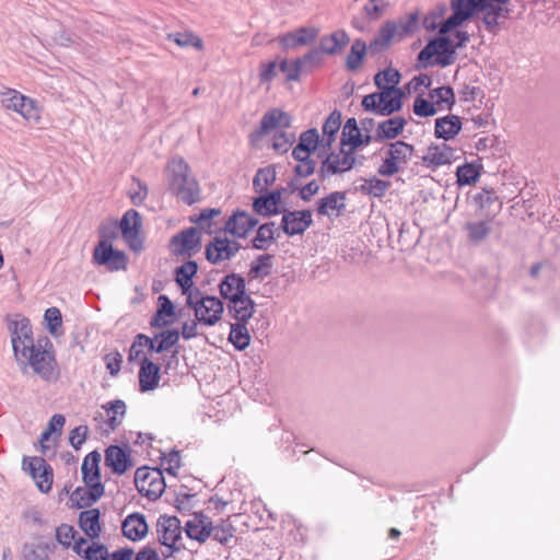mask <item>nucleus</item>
I'll list each match as a JSON object with an SVG mask.
<instances>
[{
  "label": "nucleus",
  "instance_id": "nucleus-32",
  "mask_svg": "<svg viewBox=\"0 0 560 560\" xmlns=\"http://www.w3.org/2000/svg\"><path fill=\"white\" fill-rule=\"evenodd\" d=\"M175 516L161 515L156 522L159 541L170 548L171 553L175 552Z\"/></svg>",
  "mask_w": 560,
  "mask_h": 560
},
{
  "label": "nucleus",
  "instance_id": "nucleus-59",
  "mask_svg": "<svg viewBox=\"0 0 560 560\" xmlns=\"http://www.w3.org/2000/svg\"><path fill=\"white\" fill-rule=\"evenodd\" d=\"M44 319L47 324L48 331L56 336L59 335V329L62 325V315L59 308L57 307H49L46 310Z\"/></svg>",
  "mask_w": 560,
  "mask_h": 560
},
{
  "label": "nucleus",
  "instance_id": "nucleus-26",
  "mask_svg": "<svg viewBox=\"0 0 560 560\" xmlns=\"http://www.w3.org/2000/svg\"><path fill=\"white\" fill-rule=\"evenodd\" d=\"M140 339L147 343L150 352L161 353L175 345V329H164L153 337L140 334Z\"/></svg>",
  "mask_w": 560,
  "mask_h": 560
},
{
  "label": "nucleus",
  "instance_id": "nucleus-14",
  "mask_svg": "<svg viewBox=\"0 0 560 560\" xmlns=\"http://www.w3.org/2000/svg\"><path fill=\"white\" fill-rule=\"evenodd\" d=\"M120 231L124 240L131 250L140 252L142 249V240L139 236L141 228V217L135 209H129L122 215L120 223Z\"/></svg>",
  "mask_w": 560,
  "mask_h": 560
},
{
  "label": "nucleus",
  "instance_id": "nucleus-6",
  "mask_svg": "<svg viewBox=\"0 0 560 560\" xmlns=\"http://www.w3.org/2000/svg\"><path fill=\"white\" fill-rule=\"evenodd\" d=\"M413 153V145L405 141L397 140L390 142L385 151L386 156L377 168L378 175L385 177L395 175L400 171L402 164H407L410 161Z\"/></svg>",
  "mask_w": 560,
  "mask_h": 560
},
{
  "label": "nucleus",
  "instance_id": "nucleus-11",
  "mask_svg": "<svg viewBox=\"0 0 560 560\" xmlns=\"http://www.w3.org/2000/svg\"><path fill=\"white\" fill-rule=\"evenodd\" d=\"M242 248L237 241L225 236H214L205 248L207 260L212 265H219L231 260Z\"/></svg>",
  "mask_w": 560,
  "mask_h": 560
},
{
  "label": "nucleus",
  "instance_id": "nucleus-37",
  "mask_svg": "<svg viewBox=\"0 0 560 560\" xmlns=\"http://www.w3.org/2000/svg\"><path fill=\"white\" fill-rule=\"evenodd\" d=\"M107 419L106 425L110 431H115L122 422L126 416V404L121 399H115L103 405Z\"/></svg>",
  "mask_w": 560,
  "mask_h": 560
},
{
  "label": "nucleus",
  "instance_id": "nucleus-47",
  "mask_svg": "<svg viewBox=\"0 0 560 560\" xmlns=\"http://www.w3.org/2000/svg\"><path fill=\"white\" fill-rule=\"evenodd\" d=\"M389 187V182L380 179L377 177H372L364 180V183L360 186V191L375 198H381L386 194Z\"/></svg>",
  "mask_w": 560,
  "mask_h": 560
},
{
  "label": "nucleus",
  "instance_id": "nucleus-29",
  "mask_svg": "<svg viewBox=\"0 0 560 560\" xmlns=\"http://www.w3.org/2000/svg\"><path fill=\"white\" fill-rule=\"evenodd\" d=\"M279 236V229L276 228L275 222L264 223L257 229L256 235L252 240V246L258 250H266Z\"/></svg>",
  "mask_w": 560,
  "mask_h": 560
},
{
  "label": "nucleus",
  "instance_id": "nucleus-49",
  "mask_svg": "<svg viewBox=\"0 0 560 560\" xmlns=\"http://www.w3.org/2000/svg\"><path fill=\"white\" fill-rule=\"evenodd\" d=\"M221 213L220 209L217 208H206L201 210L198 214L189 215V222L197 224L199 230H206L207 233H211L212 222L211 220L214 217H218Z\"/></svg>",
  "mask_w": 560,
  "mask_h": 560
},
{
  "label": "nucleus",
  "instance_id": "nucleus-50",
  "mask_svg": "<svg viewBox=\"0 0 560 560\" xmlns=\"http://www.w3.org/2000/svg\"><path fill=\"white\" fill-rule=\"evenodd\" d=\"M399 80L400 73L393 68H387L383 71H380L374 77V83L381 91L396 88V85L399 83Z\"/></svg>",
  "mask_w": 560,
  "mask_h": 560
},
{
  "label": "nucleus",
  "instance_id": "nucleus-27",
  "mask_svg": "<svg viewBox=\"0 0 560 560\" xmlns=\"http://www.w3.org/2000/svg\"><path fill=\"white\" fill-rule=\"evenodd\" d=\"M281 202V191L273 190L254 199L253 209L256 213L270 217L279 213V205Z\"/></svg>",
  "mask_w": 560,
  "mask_h": 560
},
{
  "label": "nucleus",
  "instance_id": "nucleus-2",
  "mask_svg": "<svg viewBox=\"0 0 560 560\" xmlns=\"http://www.w3.org/2000/svg\"><path fill=\"white\" fill-rule=\"evenodd\" d=\"M24 358L33 371L44 381L56 382L59 378L60 373L52 343L47 337L38 339Z\"/></svg>",
  "mask_w": 560,
  "mask_h": 560
},
{
  "label": "nucleus",
  "instance_id": "nucleus-7",
  "mask_svg": "<svg viewBox=\"0 0 560 560\" xmlns=\"http://www.w3.org/2000/svg\"><path fill=\"white\" fill-rule=\"evenodd\" d=\"M357 162L355 151L340 145L338 152H330L322 161L318 176L322 179L351 171Z\"/></svg>",
  "mask_w": 560,
  "mask_h": 560
},
{
  "label": "nucleus",
  "instance_id": "nucleus-31",
  "mask_svg": "<svg viewBox=\"0 0 560 560\" xmlns=\"http://www.w3.org/2000/svg\"><path fill=\"white\" fill-rule=\"evenodd\" d=\"M235 323L230 324L229 340L237 350L246 349L250 343V335L247 329V323L250 318H233Z\"/></svg>",
  "mask_w": 560,
  "mask_h": 560
},
{
  "label": "nucleus",
  "instance_id": "nucleus-55",
  "mask_svg": "<svg viewBox=\"0 0 560 560\" xmlns=\"http://www.w3.org/2000/svg\"><path fill=\"white\" fill-rule=\"evenodd\" d=\"M149 194L148 186L137 177H132V184L128 189V196L133 206H142Z\"/></svg>",
  "mask_w": 560,
  "mask_h": 560
},
{
  "label": "nucleus",
  "instance_id": "nucleus-30",
  "mask_svg": "<svg viewBox=\"0 0 560 560\" xmlns=\"http://www.w3.org/2000/svg\"><path fill=\"white\" fill-rule=\"evenodd\" d=\"M345 201V192L334 191L318 201L317 212L320 215L330 217L335 214L337 217L346 208Z\"/></svg>",
  "mask_w": 560,
  "mask_h": 560
},
{
  "label": "nucleus",
  "instance_id": "nucleus-33",
  "mask_svg": "<svg viewBox=\"0 0 560 560\" xmlns=\"http://www.w3.org/2000/svg\"><path fill=\"white\" fill-rule=\"evenodd\" d=\"M100 462L101 454L97 451H92L84 457L81 474L85 485L101 482Z\"/></svg>",
  "mask_w": 560,
  "mask_h": 560
},
{
  "label": "nucleus",
  "instance_id": "nucleus-16",
  "mask_svg": "<svg viewBox=\"0 0 560 560\" xmlns=\"http://www.w3.org/2000/svg\"><path fill=\"white\" fill-rule=\"evenodd\" d=\"M257 224V218L246 211L237 210L226 220L224 231L234 237L245 238Z\"/></svg>",
  "mask_w": 560,
  "mask_h": 560
},
{
  "label": "nucleus",
  "instance_id": "nucleus-51",
  "mask_svg": "<svg viewBox=\"0 0 560 560\" xmlns=\"http://www.w3.org/2000/svg\"><path fill=\"white\" fill-rule=\"evenodd\" d=\"M292 158L298 162L294 167V174L299 177H308L314 174L316 170V162L311 158L310 153L296 155L295 152H292Z\"/></svg>",
  "mask_w": 560,
  "mask_h": 560
},
{
  "label": "nucleus",
  "instance_id": "nucleus-36",
  "mask_svg": "<svg viewBox=\"0 0 560 560\" xmlns=\"http://www.w3.org/2000/svg\"><path fill=\"white\" fill-rule=\"evenodd\" d=\"M451 9L455 14L458 12L459 16H466V20L476 12H481L483 18L488 11L483 0H451Z\"/></svg>",
  "mask_w": 560,
  "mask_h": 560
},
{
  "label": "nucleus",
  "instance_id": "nucleus-46",
  "mask_svg": "<svg viewBox=\"0 0 560 560\" xmlns=\"http://www.w3.org/2000/svg\"><path fill=\"white\" fill-rule=\"evenodd\" d=\"M234 526L229 522L221 520L218 524H213L210 520L209 525V537H212L215 541L221 545H226L234 535Z\"/></svg>",
  "mask_w": 560,
  "mask_h": 560
},
{
  "label": "nucleus",
  "instance_id": "nucleus-41",
  "mask_svg": "<svg viewBox=\"0 0 560 560\" xmlns=\"http://www.w3.org/2000/svg\"><path fill=\"white\" fill-rule=\"evenodd\" d=\"M349 42V37L345 31H337L329 36H324L319 43L322 52L335 55L339 52Z\"/></svg>",
  "mask_w": 560,
  "mask_h": 560
},
{
  "label": "nucleus",
  "instance_id": "nucleus-9",
  "mask_svg": "<svg viewBox=\"0 0 560 560\" xmlns=\"http://www.w3.org/2000/svg\"><path fill=\"white\" fill-rule=\"evenodd\" d=\"M11 334V342L16 358L26 357L27 351L36 343L33 338V330L30 319L22 317L12 320L8 325Z\"/></svg>",
  "mask_w": 560,
  "mask_h": 560
},
{
  "label": "nucleus",
  "instance_id": "nucleus-34",
  "mask_svg": "<svg viewBox=\"0 0 560 560\" xmlns=\"http://www.w3.org/2000/svg\"><path fill=\"white\" fill-rule=\"evenodd\" d=\"M198 271V264L195 260H187L177 267V285L182 290V294L187 298L194 291L192 278Z\"/></svg>",
  "mask_w": 560,
  "mask_h": 560
},
{
  "label": "nucleus",
  "instance_id": "nucleus-56",
  "mask_svg": "<svg viewBox=\"0 0 560 560\" xmlns=\"http://www.w3.org/2000/svg\"><path fill=\"white\" fill-rule=\"evenodd\" d=\"M177 46L194 48L197 51L203 50V40L200 36L189 30L177 31Z\"/></svg>",
  "mask_w": 560,
  "mask_h": 560
},
{
  "label": "nucleus",
  "instance_id": "nucleus-53",
  "mask_svg": "<svg viewBox=\"0 0 560 560\" xmlns=\"http://www.w3.org/2000/svg\"><path fill=\"white\" fill-rule=\"evenodd\" d=\"M276 180V170L272 166L259 168L253 179L256 191H264Z\"/></svg>",
  "mask_w": 560,
  "mask_h": 560
},
{
  "label": "nucleus",
  "instance_id": "nucleus-21",
  "mask_svg": "<svg viewBox=\"0 0 560 560\" xmlns=\"http://www.w3.org/2000/svg\"><path fill=\"white\" fill-rule=\"evenodd\" d=\"M510 0H487V13L482 18V22L489 32L500 24L501 20H506L511 16L512 9L509 5Z\"/></svg>",
  "mask_w": 560,
  "mask_h": 560
},
{
  "label": "nucleus",
  "instance_id": "nucleus-3",
  "mask_svg": "<svg viewBox=\"0 0 560 560\" xmlns=\"http://www.w3.org/2000/svg\"><path fill=\"white\" fill-rule=\"evenodd\" d=\"M186 304L194 311L196 319L205 326L215 325L224 311L223 302L219 298L205 295L198 288L187 295Z\"/></svg>",
  "mask_w": 560,
  "mask_h": 560
},
{
  "label": "nucleus",
  "instance_id": "nucleus-52",
  "mask_svg": "<svg viewBox=\"0 0 560 560\" xmlns=\"http://www.w3.org/2000/svg\"><path fill=\"white\" fill-rule=\"evenodd\" d=\"M430 98L434 102L433 104L441 107L451 109L455 104V96L451 86H440L431 90Z\"/></svg>",
  "mask_w": 560,
  "mask_h": 560
},
{
  "label": "nucleus",
  "instance_id": "nucleus-12",
  "mask_svg": "<svg viewBox=\"0 0 560 560\" xmlns=\"http://www.w3.org/2000/svg\"><path fill=\"white\" fill-rule=\"evenodd\" d=\"M23 469L30 472L40 492L47 493L50 491L54 474L52 468L44 458L37 456L24 457Z\"/></svg>",
  "mask_w": 560,
  "mask_h": 560
},
{
  "label": "nucleus",
  "instance_id": "nucleus-44",
  "mask_svg": "<svg viewBox=\"0 0 560 560\" xmlns=\"http://www.w3.org/2000/svg\"><path fill=\"white\" fill-rule=\"evenodd\" d=\"M398 33V26L392 21H387L382 25L377 36L370 43L371 50H381L386 48L392 39Z\"/></svg>",
  "mask_w": 560,
  "mask_h": 560
},
{
  "label": "nucleus",
  "instance_id": "nucleus-5",
  "mask_svg": "<svg viewBox=\"0 0 560 560\" xmlns=\"http://www.w3.org/2000/svg\"><path fill=\"white\" fill-rule=\"evenodd\" d=\"M201 200L202 191L199 182L189 165L183 159H177V201L192 206Z\"/></svg>",
  "mask_w": 560,
  "mask_h": 560
},
{
  "label": "nucleus",
  "instance_id": "nucleus-1",
  "mask_svg": "<svg viewBox=\"0 0 560 560\" xmlns=\"http://www.w3.org/2000/svg\"><path fill=\"white\" fill-rule=\"evenodd\" d=\"M219 292L221 298L228 301V314L232 318H252L255 302L246 294L245 279L241 275H226L219 283Z\"/></svg>",
  "mask_w": 560,
  "mask_h": 560
},
{
  "label": "nucleus",
  "instance_id": "nucleus-24",
  "mask_svg": "<svg viewBox=\"0 0 560 560\" xmlns=\"http://www.w3.org/2000/svg\"><path fill=\"white\" fill-rule=\"evenodd\" d=\"M148 529L145 517L141 513L128 515L121 524L124 536L133 541L142 539L148 534Z\"/></svg>",
  "mask_w": 560,
  "mask_h": 560
},
{
  "label": "nucleus",
  "instance_id": "nucleus-45",
  "mask_svg": "<svg viewBox=\"0 0 560 560\" xmlns=\"http://www.w3.org/2000/svg\"><path fill=\"white\" fill-rule=\"evenodd\" d=\"M272 255H259L252 264L248 271L249 279H264L271 273Z\"/></svg>",
  "mask_w": 560,
  "mask_h": 560
},
{
  "label": "nucleus",
  "instance_id": "nucleus-22",
  "mask_svg": "<svg viewBox=\"0 0 560 560\" xmlns=\"http://www.w3.org/2000/svg\"><path fill=\"white\" fill-rule=\"evenodd\" d=\"M201 249V231L191 226L177 233V256L191 257Z\"/></svg>",
  "mask_w": 560,
  "mask_h": 560
},
{
  "label": "nucleus",
  "instance_id": "nucleus-54",
  "mask_svg": "<svg viewBox=\"0 0 560 560\" xmlns=\"http://www.w3.org/2000/svg\"><path fill=\"white\" fill-rule=\"evenodd\" d=\"M366 52V45L363 40L357 39L351 46L350 52L347 56V67L349 70H357Z\"/></svg>",
  "mask_w": 560,
  "mask_h": 560
},
{
  "label": "nucleus",
  "instance_id": "nucleus-28",
  "mask_svg": "<svg viewBox=\"0 0 560 560\" xmlns=\"http://www.w3.org/2000/svg\"><path fill=\"white\" fill-rule=\"evenodd\" d=\"M160 368L148 358L141 360L139 371V387L141 392H149L156 387L160 380Z\"/></svg>",
  "mask_w": 560,
  "mask_h": 560
},
{
  "label": "nucleus",
  "instance_id": "nucleus-17",
  "mask_svg": "<svg viewBox=\"0 0 560 560\" xmlns=\"http://www.w3.org/2000/svg\"><path fill=\"white\" fill-rule=\"evenodd\" d=\"M104 490L102 482L78 487L70 495L71 505L75 509L90 508L104 494Z\"/></svg>",
  "mask_w": 560,
  "mask_h": 560
},
{
  "label": "nucleus",
  "instance_id": "nucleus-61",
  "mask_svg": "<svg viewBox=\"0 0 560 560\" xmlns=\"http://www.w3.org/2000/svg\"><path fill=\"white\" fill-rule=\"evenodd\" d=\"M295 137L291 132L277 131L272 140V149L278 153L288 152L291 144L294 142Z\"/></svg>",
  "mask_w": 560,
  "mask_h": 560
},
{
  "label": "nucleus",
  "instance_id": "nucleus-19",
  "mask_svg": "<svg viewBox=\"0 0 560 560\" xmlns=\"http://www.w3.org/2000/svg\"><path fill=\"white\" fill-rule=\"evenodd\" d=\"M291 118L288 113L272 108L264 114L259 128L253 133V137L260 138L278 128L290 127Z\"/></svg>",
  "mask_w": 560,
  "mask_h": 560
},
{
  "label": "nucleus",
  "instance_id": "nucleus-18",
  "mask_svg": "<svg viewBox=\"0 0 560 560\" xmlns=\"http://www.w3.org/2000/svg\"><path fill=\"white\" fill-rule=\"evenodd\" d=\"M105 465L115 475L120 476L129 470L133 463L130 453L126 448L119 445H109L105 451Z\"/></svg>",
  "mask_w": 560,
  "mask_h": 560
},
{
  "label": "nucleus",
  "instance_id": "nucleus-25",
  "mask_svg": "<svg viewBox=\"0 0 560 560\" xmlns=\"http://www.w3.org/2000/svg\"><path fill=\"white\" fill-rule=\"evenodd\" d=\"M462 130L460 118L456 115H446L435 119L434 135L445 141L454 139Z\"/></svg>",
  "mask_w": 560,
  "mask_h": 560
},
{
  "label": "nucleus",
  "instance_id": "nucleus-8",
  "mask_svg": "<svg viewBox=\"0 0 560 560\" xmlns=\"http://www.w3.org/2000/svg\"><path fill=\"white\" fill-rule=\"evenodd\" d=\"M456 47L448 37L440 36L430 40L419 52L418 61L424 62L436 56L434 63L440 67H447L454 62Z\"/></svg>",
  "mask_w": 560,
  "mask_h": 560
},
{
  "label": "nucleus",
  "instance_id": "nucleus-58",
  "mask_svg": "<svg viewBox=\"0 0 560 560\" xmlns=\"http://www.w3.org/2000/svg\"><path fill=\"white\" fill-rule=\"evenodd\" d=\"M457 184L459 186L471 185L479 178V172L472 164L458 166L456 170Z\"/></svg>",
  "mask_w": 560,
  "mask_h": 560
},
{
  "label": "nucleus",
  "instance_id": "nucleus-23",
  "mask_svg": "<svg viewBox=\"0 0 560 560\" xmlns=\"http://www.w3.org/2000/svg\"><path fill=\"white\" fill-rule=\"evenodd\" d=\"M210 517L203 513H194L190 518L185 522L184 530L189 539L200 544L209 538Z\"/></svg>",
  "mask_w": 560,
  "mask_h": 560
},
{
  "label": "nucleus",
  "instance_id": "nucleus-13",
  "mask_svg": "<svg viewBox=\"0 0 560 560\" xmlns=\"http://www.w3.org/2000/svg\"><path fill=\"white\" fill-rule=\"evenodd\" d=\"M456 159V150L445 142L431 143L424 150L421 162L423 166L435 171L441 166L452 164Z\"/></svg>",
  "mask_w": 560,
  "mask_h": 560
},
{
  "label": "nucleus",
  "instance_id": "nucleus-62",
  "mask_svg": "<svg viewBox=\"0 0 560 560\" xmlns=\"http://www.w3.org/2000/svg\"><path fill=\"white\" fill-rule=\"evenodd\" d=\"M279 70L285 74L288 81H298L303 68L298 59L291 62L283 59L279 63Z\"/></svg>",
  "mask_w": 560,
  "mask_h": 560
},
{
  "label": "nucleus",
  "instance_id": "nucleus-35",
  "mask_svg": "<svg viewBox=\"0 0 560 560\" xmlns=\"http://www.w3.org/2000/svg\"><path fill=\"white\" fill-rule=\"evenodd\" d=\"M100 516L98 509H90L79 515L80 528L92 539L98 537L101 533Z\"/></svg>",
  "mask_w": 560,
  "mask_h": 560
},
{
  "label": "nucleus",
  "instance_id": "nucleus-63",
  "mask_svg": "<svg viewBox=\"0 0 560 560\" xmlns=\"http://www.w3.org/2000/svg\"><path fill=\"white\" fill-rule=\"evenodd\" d=\"M114 248L107 241H101L94 248L93 258L97 265L103 266L108 262L109 257L114 253Z\"/></svg>",
  "mask_w": 560,
  "mask_h": 560
},
{
  "label": "nucleus",
  "instance_id": "nucleus-39",
  "mask_svg": "<svg viewBox=\"0 0 560 560\" xmlns=\"http://www.w3.org/2000/svg\"><path fill=\"white\" fill-rule=\"evenodd\" d=\"M322 144L318 131L314 128L303 131L300 135L298 144L293 148L292 152H295L299 156L304 153H314L317 148Z\"/></svg>",
  "mask_w": 560,
  "mask_h": 560
},
{
  "label": "nucleus",
  "instance_id": "nucleus-10",
  "mask_svg": "<svg viewBox=\"0 0 560 560\" xmlns=\"http://www.w3.org/2000/svg\"><path fill=\"white\" fill-rule=\"evenodd\" d=\"M0 102L3 107L14 110L28 121L38 120L39 118V112L35 101L24 96L16 90L9 89L4 92H1Z\"/></svg>",
  "mask_w": 560,
  "mask_h": 560
},
{
  "label": "nucleus",
  "instance_id": "nucleus-15",
  "mask_svg": "<svg viewBox=\"0 0 560 560\" xmlns=\"http://www.w3.org/2000/svg\"><path fill=\"white\" fill-rule=\"evenodd\" d=\"M312 223L313 219L310 210L287 211L282 215L281 229L287 235L294 236L303 234Z\"/></svg>",
  "mask_w": 560,
  "mask_h": 560
},
{
  "label": "nucleus",
  "instance_id": "nucleus-42",
  "mask_svg": "<svg viewBox=\"0 0 560 560\" xmlns=\"http://www.w3.org/2000/svg\"><path fill=\"white\" fill-rule=\"evenodd\" d=\"M165 481L160 470H153L147 485H141L140 493L149 500L159 499L165 490Z\"/></svg>",
  "mask_w": 560,
  "mask_h": 560
},
{
  "label": "nucleus",
  "instance_id": "nucleus-57",
  "mask_svg": "<svg viewBox=\"0 0 560 560\" xmlns=\"http://www.w3.org/2000/svg\"><path fill=\"white\" fill-rule=\"evenodd\" d=\"M465 229L468 233V240L474 243L481 242L490 233V228L485 221L468 222Z\"/></svg>",
  "mask_w": 560,
  "mask_h": 560
},
{
  "label": "nucleus",
  "instance_id": "nucleus-64",
  "mask_svg": "<svg viewBox=\"0 0 560 560\" xmlns=\"http://www.w3.org/2000/svg\"><path fill=\"white\" fill-rule=\"evenodd\" d=\"M74 536V528L68 524H61L56 528V540L67 548L71 546Z\"/></svg>",
  "mask_w": 560,
  "mask_h": 560
},
{
  "label": "nucleus",
  "instance_id": "nucleus-60",
  "mask_svg": "<svg viewBox=\"0 0 560 560\" xmlns=\"http://www.w3.org/2000/svg\"><path fill=\"white\" fill-rule=\"evenodd\" d=\"M49 552L50 547L48 544L24 546L25 560H48Z\"/></svg>",
  "mask_w": 560,
  "mask_h": 560
},
{
  "label": "nucleus",
  "instance_id": "nucleus-20",
  "mask_svg": "<svg viewBox=\"0 0 560 560\" xmlns=\"http://www.w3.org/2000/svg\"><path fill=\"white\" fill-rule=\"evenodd\" d=\"M319 34L317 27H300L279 37V45L283 49H293L313 43Z\"/></svg>",
  "mask_w": 560,
  "mask_h": 560
},
{
  "label": "nucleus",
  "instance_id": "nucleus-43",
  "mask_svg": "<svg viewBox=\"0 0 560 560\" xmlns=\"http://www.w3.org/2000/svg\"><path fill=\"white\" fill-rule=\"evenodd\" d=\"M361 135L355 118H349L343 126L340 145H349V149L355 151V149L361 147Z\"/></svg>",
  "mask_w": 560,
  "mask_h": 560
},
{
  "label": "nucleus",
  "instance_id": "nucleus-48",
  "mask_svg": "<svg viewBox=\"0 0 560 560\" xmlns=\"http://www.w3.org/2000/svg\"><path fill=\"white\" fill-rule=\"evenodd\" d=\"M195 487H188L187 485H180L177 487V512L189 511L195 506L196 503Z\"/></svg>",
  "mask_w": 560,
  "mask_h": 560
},
{
  "label": "nucleus",
  "instance_id": "nucleus-38",
  "mask_svg": "<svg viewBox=\"0 0 560 560\" xmlns=\"http://www.w3.org/2000/svg\"><path fill=\"white\" fill-rule=\"evenodd\" d=\"M405 125L406 119L398 116L380 122L376 128V140L397 138L402 132Z\"/></svg>",
  "mask_w": 560,
  "mask_h": 560
},
{
  "label": "nucleus",
  "instance_id": "nucleus-4",
  "mask_svg": "<svg viewBox=\"0 0 560 560\" xmlns=\"http://www.w3.org/2000/svg\"><path fill=\"white\" fill-rule=\"evenodd\" d=\"M404 92L398 88H390L386 91L365 95L362 100V107L381 116H389L398 112L402 106Z\"/></svg>",
  "mask_w": 560,
  "mask_h": 560
},
{
  "label": "nucleus",
  "instance_id": "nucleus-40",
  "mask_svg": "<svg viewBox=\"0 0 560 560\" xmlns=\"http://www.w3.org/2000/svg\"><path fill=\"white\" fill-rule=\"evenodd\" d=\"M341 126V114L338 110H334L326 118L323 125V139L322 145L324 149H330L335 141L336 135Z\"/></svg>",
  "mask_w": 560,
  "mask_h": 560
}]
</instances>
